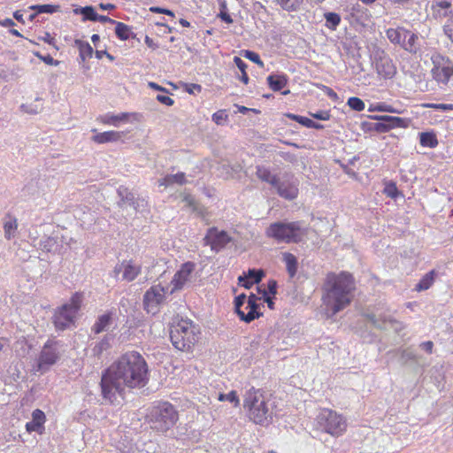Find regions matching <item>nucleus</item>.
Listing matches in <instances>:
<instances>
[{
    "instance_id": "obj_20",
    "label": "nucleus",
    "mask_w": 453,
    "mask_h": 453,
    "mask_svg": "<svg viewBox=\"0 0 453 453\" xmlns=\"http://www.w3.org/2000/svg\"><path fill=\"white\" fill-rule=\"evenodd\" d=\"M45 422V414L42 411L36 409L32 413V420L27 422L26 428L28 432L42 433Z\"/></svg>"
},
{
    "instance_id": "obj_10",
    "label": "nucleus",
    "mask_w": 453,
    "mask_h": 453,
    "mask_svg": "<svg viewBox=\"0 0 453 453\" xmlns=\"http://www.w3.org/2000/svg\"><path fill=\"white\" fill-rule=\"evenodd\" d=\"M62 344L58 341L48 340L38 357L37 371L43 373L47 372L60 358Z\"/></svg>"
},
{
    "instance_id": "obj_61",
    "label": "nucleus",
    "mask_w": 453,
    "mask_h": 453,
    "mask_svg": "<svg viewBox=\"0 0 453 453\" xmlns=\"http://www.w3.org/2000/svg\"><path fill=\"white\" fill-rule=\"evenodd\" d=\"M419 347L428 354H431L433 352L434 343L431 341H427L420 343Z\"/></svg>"
},
{
    "instance_id": "obj_6",
    "label": "nucleus",
    "mask_w": 453,
    "mask_h": 453,
    "mask_svg": "<svg viewBox=\"0 0 453 453\" xmlns=\"http://www.w3.org/2000/svg\"><path fill=\"white\" fill-rule=\"evenodd\" d=\"M82 301L83 295L76 292L72 296L68 303L55 311L52 319L56 330L64 331L74 324V319L81 309Z\"/></svg>"
},
{
    "instance_id": "obj_17",
    "label": "nucleus",
    "mask_w": 453,
    "mask_h": 453,
    "mask_svg": "<svg viewBox=\"0 0 453 453\" xmlns=\"http://www.w3.org/2000/svg\"><path fill=\"white\" fill-rule=\"evenodd\" d=\"M258 300L259 298L255 294L249 296L246 307V309H249V311L248 313H240L241 320L250 323L261 316V313L258 311L260 306L259 303H257Z\"/></svg>"
},
{
    "instance_id": "obj_54",
    "label": "nucleus",
    "mask_w": 453,
    "mask_h": 453,
    "mask_svg": "<svg viewBox=\"0 0 453 453\" xmlns=\"http://www.w3.org/2000/svg\"><path fill=\"white\" fill-rule=\"evenodd\" d=\"M310 115L312 118L319 120H328L330 119V113L327 111H319L315 113L310 112Z\"/></svg>"
},
{
    "instance_id": "obj_13",
    "label": "nucleus",
    "mask_w": 453,
    "mask_h": 453,
    "mask_svg": "<svg viewBox=\"0 0 453 453\" xmlns=\"http://www.w3.org/2000/svg\"><path fill=\"white\" fill-rule=\"evenodd\" d=\"M232 241V238L224 230H219L217 227H210L203 238V244L210 246L211 250L214 252H219L224 249L227 243Z\"/></svg>"
},
{
    "instance_id": "obj_4",
    "label": "nucleus",
    "mask_w": 453,
    "mask_h": 453,
    "mask_svg": "<svg viewBox=\"0 0 453 453\" xmlns=\"http://www.w3.org/2000/svg\"><path fill=\"white\" fill-rule=\"evenodd\" d=\"M269 238L278 242L298 243L307 234V229L300 221H278L272 223L265 231Z\"/></svg>"
},
{
    "instance_id": "obj_59",
    "label": "nucleus",
    "mask_w": 453,
    "mask_h": 453,
    "mask_svg": "<svg viewBox=\"0 0 453 453\" xmlns=\"http://www.w3.org/2000/svg\"><path fill=\"white\" fill-rule=\"evenodd\" d=\"M157 100L166 106H172L174 104V101L171 97L165 95H157Z\"/></svg>"
},
{
    "instance_id": "obj_55",
    "label": "nucleus",
    "mask_w": 453,
    "mask_h": 453,
    "mask_svg": "<svg viewBox=\"0 0 453 453\" xmlns=\"http://www.w3.org/2000/svg\"><path fill=\"white\" fill-rule=\"evenodd\" d=\"M277 287H278V284H277V281L274 280H268L267 282V295L268 296H274L276 294H277Z\"/></svg>"
},
{
    "instance_id": "obj_51",
    "label": "nucleus",
    "mask_w": 453,
    "mask_h": 453,
    "mask_svg": "<svg viewBox=\"0 0 453 453\" xmlns=\"http://www.w3.org/2000/svg\"><path fill=\"white\" fill-rule=\"evenodd\" d=\"M245 300H246L245 294H241L234 298V311L239 317H240L241 312H244L243 311L241 310V308L244 304Z\"/></svg>"
},
{
    "instance_id": "obj_21",
    "label": "nucleus",
    "mask_w": 453,
    "mask_h": 453,
    "mask_svg": "<svg viewBox=\"0 0 453 453\" xmlns=\"http://www.w3.org/2000/svg\"><path fill=\"white\" fill-rule=\"evenodd\" d=\"M266 81L272 90L280 91L288 84V77L285 73H272L266 78Z\"/></svg>"
},
{
    "instance_id": "obj_41",
    "label": "nucleus",
    "mask_w": 453,
    "mask_h": 453,
    "mask_svg": "<svg viewBox=\"0 0 453 453\" xmlns=\"http://www.w3.org/2000/svg\"><path fill=\"white\" fill-rule=\"evenodd\" d=\"M383 119H385L388 124L390 129L395 127H405L408 125V120L405 119H402L399 117L383 115Z\"/></svg>"
},
{
    "instance_id": "obj_44",
    "label": "nucleus",
    "mask_w": 453,
    "mask_h": 453,
    "mask_svg": "<svg viewBox=\"0 0 453 453\" xmlns=\"http://www.w3.org/2000/svg\"><path fill=\"white\" fill-rule=\"evenodd\" d=\"M326 27L332 30H334L341 22V17L335 12H327L325 14Z\"/></svg>"
},
{
    "instance_id": "obj_52",
    "label": "nucleus",
    "mask_w": 453,
    "mask_h": 453,
    "mask_svg": "<svg viewBox=\"0 0 453 453\" xmlns=\"http://www.w3.org/2000/svg\"><path fill=\"white\" fill-rule=\"evenodd\" d=\"M424 107L441 110L443 111L453 110V104H424Z\"/></svg>"
},
{
    "instance_id": "obj_37",
    "label": "nucleus",
    "mask_w": 453,
    "mask_h": 453,
    "mask_svg": "<svg viewBox=\"0 0 453 453\" xmlns=\"http://www.w3.org/2000/svg\"><path fill=\"white\" fill-rule=\"evenodd\" d=\"M75 14L83 16V20L97 21L98 14L96 12L93 6H85L74 10Z\"/></svg>"
},
{
    "instance_id": "obj_60",
    "label": "nucleus",
    "mask_w": 453,
    "mask_h": 453,
    "mask_svg": "<svg viewBox=\"0 0 453 453\" xmlns=\"http://www.w3.org/2000/svg\"><path fill=\"white\" fill-rule=\"evenodd\" d=\"M234 62L235 65L238 67V69L242 73L246 72L247 65L246 63L239 57L234 58Z\"/></svg>"
},
{
    "instance_id": "obj_53",
    "label": "nucleus",
    "mask_w": 453,
    "mask_h": 453,
    "mask_svg": "<svg viewBox=\"0 0 453 453\" xmlns=\"http://www.w3.org/2000/svg\"><path fill=\"white\" fill-rule=\"evenodd\" d=\"M445 35L453 42V15L448 19L443 26Z\"/></svg>"
},
{
    "instance_id": "obj_57",
    "label": "nucleus",
    "mask_w": 453,
    "mask_h": 453,
    "mask_svg": "<svg viewBox=\"0 0 453 453\" xmlns=\"http://www.w3.org/2000/svg\"><path fill=\"white\" fill-rule=\"evenodd\" d=\"M36 56L41 58L45 64L50 65H58L59 64V61L54 59L50 55H39L36 54Z\"/></svg>"
},
{
    "instance_id": "obj_7",
    "label": "nucleus",
    "mask_w": 453,
    "mask_h": 453,
    "mask_svg": "<svg viewBox=\"0 0 453 453\" xmlns=\"http://www.w3.org/2000/svg\"><path fill=\"white\" fill-rule=\"evenodd\" d=\"M178 414L169 403H161L155 406L150 413L151 428L158 432H165L174 426Z\"/></svg>"
},
{
    "instance_id": "obj_34",
    "label": "nucleus",
    "mask_w": 453,
    "mask_h": 453,
    "mask_svg": "<svg viewBox=\"0 0 453 453\" xmlns=\"http://www.w3.org/2000/svg\"><path fill=\"white\" fill-rule=\"evenodd\" d=\"M264 276L265 273L262 270L249 269L247 273H243L238 277V282H242V280L249 279L253 284H257L262 280Z\"/></svg>"
},
{
    "instance_id": "obj_2",
    "label": "nucleus",
    "mask_w": 453,
    "mask_h": 453,
    "mask_svg": "<svg viewBox=\"0 0 453 453\" xmlns=\"http://www.w3.org/2000/svg\"><path fill=\"white\" fill-rule=\"evenodd\" d=\"M354 289L355 283L351 274L345 272L339 274H327L322 295L325 313L327 318H333L349 305Z\"/></svg>"
},
{
    "instance_id": "obj_5",
    "label": "nucleus",
    "mask_w": 453,
    "mask_h": 453,
    "mask_svg": "<svg viewBox=\"0 0 453 453\" xmlns=\"http://www.w3.org/2000/svg\"><path fill=\"white\" fill-rule=\"evenodd\" d=\"M170 339L177 349L191 351L197 342L193 322L189 319H181L171 327Z\"/></svg>"
},
{
    "instance_id": "obj_23",
    "label": "nucleus",
    "mask_w": 453,
    "mask_h": 453,
    "mask_svg": "<svg viewBox=\"0 0 453 453\" xmlns=\"http://www.w3.org/2000/svg\"><path fill=\"white\" fill-rule=\"evenodd\" d=\"M112 318L111 313H105L103 315H100L93 326L91 327V332L95 334H98L102 332L106 331L111 323Z\"/></svg>"
},
{
    "instance_id": "obj_56",
    "label": "nucleus",
    "mask_w": 453,
    "mask_h": 453,
    "mask_svg": "<svg viewBox=\"0 0 453 453\" xmlns=\"http://www.w3.org/2000/svg\"><path fill=\"white\" fill-rule=\"evenodd\" d=\"M180 85L188 94H194L195 90H198V85L195 83L180 82Z\"/></svg>"
},
{
    "instance_id": "obj_3",
    "label": "nucleus",
    "mask_w": 453,
    "mask_h": 453,
    "mask_svg": "<svg viewBox=\"0 0 453 453\" xmlns=\"http://www.w3.org/2000/svg\"><path fill=\"white\" fill-rule=\"evenodd\" d=\"M243 406L248 410L249 418L258 425H268L273 419L269 401L259 389L251 388L244 395Z\"/></svg>"
},
{
    "instance_id": "obj_40",
    "label": "nucleus",
    "mask_w": 453,
    "mask_h": 453,
    "mask_svg": "<svg viewBox=\"0 0 453 453\" xmlns=\"http://www.w3.org/2000/svg\"><path fill=\"white\" fill-rule=\"evenodd\" d=\"M76 43L79 45L80 58L82 62H84L87 58H92L94 50L88 42L77 40Z\"/></svg>"
},
{
    "instance_id": "obj_28",
    "label": "nucleus",
    "mask_w": 453,
    "mask_h": 453,
    "mask_svg": "<svg viewBox=\"0 0 453 453\" xmlns=\"http://www.w3.org/2000/svg\"><path fill=\"white\" fill-rule=\"evenodd\" d=\"M256 175L262 181L267 182L273 187L276 184L279 177L273 175L270 170L263 165H257L256 167Z\"/></svg>"
},
{
    "instance_id": "obj_22",
    "label": "nucleus",
    "mask_w": 453,
    "mask_h": 453,
    "mask_svg": "<svg viewBox=\"0 0 453 453\" xmlns=\"http://www.w3.org/2000/svg\"><path fill=\"white\" fill-rule=\"evenodd\" d=\"M186 181L184 173H177L175 174H166L165 177L158 180V186L166 188L173 187L174 185H182Z\"/></svg>"
},
{
    "instance_id": "obj_15",
    "label": "nucleus",
    "mask_w": 453,
    "mask_h": 453,
    "mask_svg": "<svg viewBox=\"0 0 453 453\" xmlns=\"http://www.w3.org/2000/svg\"><path fill=\"white\" fill-rule=\"evenodd\" d=\"M29 237L33 241L34 245L42 251L57 253L62 247V241L57 236H44L42 239L37 240V237L33 236L32 233H30Z\"/></svg>"
},
{
    "instance_id": "obj_46",
    "label": "nucleus",
    "mask_w": 453,
    "mask_h": 453,
    "mask_svg": "<svg viewBox=\"0 0 453 453\" xmlns=\"http://www.w3.org/2000/svg\"><path fill=\"white\" fill-rule=\"evenodd\" d=\"M375 119L379 120V122L377 123H374V130H376L377 132H380V133H386V132H388L390 129L389 126L388 125V123L383 119V115L382 116H376L374 117Z\"/></svg>"
},
{
    "instance_id": "obj_32",
    "label": "nucleus",
    "mask_w": 453,
    "mask_h": 453,
    "mask_svg": "<svg viewBox=\"0 0 453 453\" xmlns=\"http://www.w3.org/2000/svg\"><path fill=\"white\" fill-rule=\"evenodd\" d=\"M436 275L437 273L435 270H432L426 273L415 286V290L418 292L427 290L434 284Z\"/></svg>"
},
{
    "instance_id": "obj_24",
    "label": "nucleus",
    "mask_w": 453,
    "mask_h": 453,
    "mask_svg": "<svg viewBox=\"0 0 453 453\" xmlns=\"http://www.w3.org/2000/svg\"><path fill=\"white\" fill-rule=\"evenodd\" d=\"M117 193L119 197V201L118 202L119 207L123 208L127 205L132 206V204H134L135 195L127 188L120 186Z\"/></svg>"
},
{
    "instance_id": "obj_26",
    "label": "nucleus",
    "mask_w": 453,
    "mask_h": 453,
    "mask_svg": "<svg viewBox=\"0 0 453 453\" xmlns=\"http://www.w3.org/2000/svg\"><path fill=\"white\" fill-rule=\"evenodd\" d=\"M122 134V132L119 131H106L103 133H98L93 136V141L100 144L117 142L121 139Z\"/></svg>"
},
{
    "instance_id": "obj_29",
    "label": "nucleus",
    "mask_w": 453,
    "mask_h": 453,
    "mask_svg": "<svg viewBox=\"0 0 453 453\" xmlns=\"http://www.w3.org/2000/svg\"><path fill=\"white\" fill-rule=\"evenodd\" d=\"M111 340L112 336L106 334L99 342H96L91 349L93 356L99 357L105 350L109 349L111 348Z\"/></svg>"
},
{
    "instance_id": "obj_9",
    "label": "nucleus",
    "mask_w": 453,
    "mask_h": 453,
    "mask_svg": "<svg viewBox=\"0 0 453 453\" xmlns=\"http://www.w3.org/2000/svg\"><path fill=\"white\" fill-rule=\"evenodd\" d=\"M166 295H171L169 287L165 288L161 284L153 285L147 289L142 298V308L146 313L152 316L159 313Z\"/></svg>"
},
{
    "instance_id": "obj_39",
    "label": "nucleus",
    "mask_w": 453,
    "mask_h": 453,
    "mask_svg": "<svg viewBox=\"0 0 453 453\" xmlns=\"http://www.w3.org/2000/svg\"><path fill=\"white\" fill-rule=\"evenodd\" d=\"M420 144L423 147L435 148L438 145V140L434 133L424 132L420 134Z\"/></svg>"
},
{
    "instance_id": "obj_8",
    "label": "nucleus",
    "mask_w": 453,
    "mask_h": 453,
    "mask_svg": "<svg viewBox=\"0 0 453 453\" xmlns=\"http://www.w3.org/2000/svg\"><path fill=\"white\" fill-rule=\"evenodd\" d=\"M317 429L326 432L333 436L341 435L347 427V423L342 415L332 410H322L316 418Z\"/></svg>"
},
{
    "instance_id": "obj_19",
    "label": "nucleus",
    "mask_w": 453,
    "mask_h": 453,
    "mask_svg": "<svg viewBox=\"0 0 453 453\" xmlns=\"http://www.w3.org/2000/svg\"><path fill=\"white\" fill-rule=\"evenodd\" d=\"M375 67L378 74L385 79H390L395 73V67L388 58H380L376 61Z\"/></svg>"
},
{
    "instance_id": "obj_48",
    "label": "nucleus",
    "mask_w": 453,
    "mask_h": 453,
    "mask_svg": "<svg viewBox=\"0 0 453 453\" xmlns=\"http://www.w3.org/2000/svg\"><path fill=\"white\" fill-rule=\"evenodd\" d=\"M384 193L391 198H396L399 195L397 187L395 183L393 181L386 183L384 188Z\"/></svg>"
},
{
    "instance_id": "obj_18",
    "label": "nucleus",
    "mask_w": 453,
    "mask_h": 453,
    "mask_svg": "<svg viewBox=\"0 0 453 453\" xmlns=\"http://www.w3.org/2000/svg\"><path fill=\"white\" fill-rule=\"evenodd\" d=\"M421 41L417 34L406 30L402 47L411 54H417L421 51Z\"/></svg>"
},
{
    "instance_id": "obj_31",
    "label": "nucleus",
    "mask_w": 453,
    "mask_h": 453,
    "mask_svg": "<svg viewBox=\"0 0 453 453\" xmlns=\"http://www.w3.org/2000/svg\"><path fill=\"white\" fill-rule=\"evenodd\" d=\"M115 35L121 41H127L131 37H134V34L132 31L131 27L128 25L117 21L115 24Z\"/></svg>"
},
{
    "instance_id": "obj_14",
    "label": "nucleus",
    "mask_w": 453,
    "mask_h": 453,
    "mask_svg": "<svg viewBox=\"0 0 453 453\" xmlns=\"http://www.w3.org/2000/svg\"><path fill=\"white\" fill-rule=\"evenodd\" d=\"M431 14L437 20L449 19L453 16V0H432Z\"/></svg>"
},
{
    "instance_id": "obj_62",
    "label": "nucleus",
    "mask_w": 453,
    "mask_h": 453,
    "mask_svg": "<svg viewBox=\"0 0 453 453\" xmlns=\"http://www.w3.org/2000/svg\"><path fill=\"white\" fill-rule=\"evenodd\" d=\"M146 205V202L144 199L136 197L134 198V204H132L135 211H140L141 208Z\"/></svg>"
},
{
    "instance_id": "obj_58",
    "label": "nucleus",
    "mask_w": 453,
    "mask_h": 453,
    "mask_svg": "<svg viewBox=\"0 0 453 453\" xmlns=\"http://www.w3.org/2000/svg\"><path fill=\"white\" fill-rule=\"evenodd\" d=\"M401 358L403 359V363H406L409 360H415L416 356L412 351H411L409 349H404L402 351Z\"/></svg>"
},
{
    "instance_id": "obj_47",
    "label": "nucleus",
    "mask_w": 453,
    "mask_h": 453,
    "mask_svg": "<svg viewBox=\"0 0 453 453\" xmlns=\"http://www.w3.org/2000/svg\"><path fill=\"white\" fill-rule=\"evenodd\" d=\"M347 104L354 111H361L365 109V103L358 97H349Z\"/></svg>"
},
{
    "instance_id": "obj_50",
    "label": "nucleus",
    "mask_w": 453,
    "mask_h": 453,
    "mask_svg": "<svg viewBox=\"0 0 453 453\" xmlns=\"http://www.w3.org/2000/svg\"><path fill=\"white\" fill-rule=\"evenodd\" d=\"M243 57L257 64L260 67H264V63L257 52L252 50H245L243 53Z\"/></svg>"
},
{
    "instance_id": "obj_43",
    "label": "nucleus",
    "mask_w": 453,
    "mask_h": 453,
    "mask_svg": "<svg viewBox=\"0 0 453 453\" xmlns=\"http://www.w3.org/2000/svg\"><path fill=\"white\" fill-rule=\"evenodd\" d=\"M59 5L53 4H37L30 6V9L35 10L36 13H54L59 10Z\"/></svg>"
},
{
    "instance_id": "obj_33",
    "label": "nucleus",
    "mask_w": 453,
    "mask_h": 453,
    "mask_svg": "<svg viewBox=\"0 0 453 453\" xmlns=\"http://www.w3.org/2000/svg\"><path fill=\"white\" fill-rule=\"evenodd\" d=\"M406 30L403 27L388 28L386 31V35L392 43L402 46Z\"/></svg>"
},
{
    "instance_id": "obj_12",
    "label": "nucleus",
    "mask_w": 453,
    "mask_h": 453,
    "mask_svg": "<svg viewBox=\"0 0 453 453\" xmlns=\"http://www.w3.org/2000/svg\"><path fill=\"white\" fill-rule=\"evenodd\" d=\"M196 264L193 262L184 263L180 269L178 270L173 280H171L170 294H173L176 291L181 290L185 288H188L193 283L194 271Z\"/></svg>"
},
{
    "instance_id": "obj_36",
    "label": "nucleus",
    "mask_w": 453,
    "mask_h": 453,
    "mask_svg": "<svg viewBox=\"0 0 453 453\" xmlns=\"http://www.w3.org/2000/svg\"><path fill=\"white\" fill-rule=\"evenodd\" d=\"M368 320L376 327L380 329H386L387 324H395L397 323L396 320L391 319L390 317H380L377 318L376 315H368Z\"/></svg>"
},
{
    "instance_id": "obj_11",
    "label": "nucleus",
    "mask_w": 453,
    "mask_h": 453,
    "mask_svg": "<svg viewBox=\"0 0 453 453\" xmlns=\"http://www.w3.org/2000/svg\"><path fill=\"white\" fill-rule=\"evenodd\" d=\"M431 60L434 65L432 68L433 77L438 82L448 83L453 76V63L440 53L433 54Z\"/></svg>"
},
{
    "instance_id": "obj_27",
    "label": "nucleus",
    "mask_w": 453,
    "mask_h": 453,
    "mask_svg": "<svg viewBox=\"0 0 453 453\" xmlns=\"http://www.w3.org/2000/svg\"><path fill=\"white\" fill-rule=\"evenodd\" d=\"M123 274L122 280L127 281L134 280L141 272V268L138 265H135L132 262H123Z\"/></svg>"
},
{
    "instance_id": "obj_25",
    "label": "nucleus",
    "mask_w": 453,
    "mask_h": 453,
    "mask_svg": "<svg viewBox=\"0 0 453 453\" xmlns=\"http://www.w3.org/2000/svg\"><path fill=\"white\" fill-rule=\"evenodd\" d=\"M282 261L286 265L288 274L290 278H294L297 273L298 261L296 257L290 252L282 253Z\"/></svg>"
},
{
    "instance_id": "obj_38",
    "label": "nucleus",
    "mask_w": 453,
    "mask_h": 453,
    "mask_svg": "<svg viewBox=\"0 0 453 453\" xmlns=\"http://www.w3.org/2000/svg\"><path fill=\"white\" fill-rule=\"evenodd\" d=\"M276 3L286 12H297L303 0H276Z\"/></svg>"
},
{
    "instance_id": "obj_1",
    "label": "nucleus",
    "mask_w": 453,
    "mask_h": 453,
    "mask_svg": "<svg viewBox=\"0 0 453 453\" xmlns=\"http://www.w3.org/2000/svg\"><path fill=\"white\" fill-rule=\"evenodd\" d=\"M149 380V367L144 357L137 351L126 352L102 372V397L112 403L118 395L124 394L126 388H144Z\"/></svg>"
},
{
    "instance_id": "obj_63",
    "label": "nucleus",
    "mask_w": 453,
    "mask_h": 453,
    "mask_svg": "<svg viewBox=\"0 0 453 453\" xmlns=\"http://www.w3.org/2000/svg\"><path fill=\"white\" fill-rule=\"evenodd\" d=\"M312 119L307 118V117H303V116H301L299 119H298V123L301 124L302 126L305 127H308V128H311V126H312Z\"/></svg>"
},
{
    "instance_id": "obj_45",
    "label": "nucleus",
    "mask_w": 453,
    "mask_h": 453,
    "mask_svg": "<svg viewBox=\"0 0 453 453\" xmlns=\"http://www.w3.org/2000/svg\"><path fill=\"white\" fill-rule=\"evenodd\" d=\"M212 120L217 124L223 126L227 123L228 121V115L226 114V110H219L213 113L212 115Z\"/></svg>"
},
{
    "instance_id": "obj_35",
    "label": "nucleus",
    "mask_w": 453,
    "mask_h": 453,
    "mask_svg": "<svg viewBox=\"0 0 453 453\" xmlns=\"http://www.w3.org/2000/svg\"><path fill=\"white\" fill-rule=\"evenodd\" d=\"M17 228H18L17 219L13 217L9 216L4 224V237L7 240H11L12 238H13L17 232Z\"/></svg>"
},
{
    "instance_id": "obj_49",
    "label": "nucleus",
    "mask_w": 453,
    "mask_h": 453,
    "mask_svg": "<svg viewBox=\"0 0 453 453\" xmlns=\"http://www.w3.org/2000/svg\"><path fill=\"white\" fill-rule=\"evenodd\" d=\"M257 288V292L262 295L264 301L267 303L268 308L271 310H273L274 309L273 298L267 295L266 288H265L263 286H259Z\"/></svg>"
},
{
    "instance_id": "obj_16",
    "label": "nucleus",
    "mask_w": 453,
    "mask_h": 453,
    "mask_svg": "<svg viewBox=\"0 0 453 453\" xmlns=\"http://www.w3.org/2000/svg\"><path fill=\"white\" fill-rule=\"evenodd\" d=\"M273 188H276L277 194L284 199L294 200L297 197L298 188L294 181L279 178Z\"/></svg>"
},
{
    "instance_id": "obj_30",
    "label": "nucleus",
    "mask_w": 453,
    "mask_h": 453,
    "mask_svg": "<svg viewBox=\"0 0 453 453\" xmlns=\"http://www.w3.org/2000/svg\"><path fill=\"white\" fill-rule=\"evenodd\" d=\"M129 116L130 114L127 112H123L118 115L108 113L101 118V121L104 124L119 127L120 122H127L129 119Z\"/></svg>"
},
{
    "instance_id": "obj_64",
    "label": "nucleus",
    "mask_w": 453,
    "mask_h": 453,
    "mask_svg": "<svg viewBox=\"0 0 453 453\" xmlns=\"http://www.w3.org/2000/svg\"><path fill=\"white\" fill-rule=\"evenodd\" d=\"M200 219L204 220L206 223H209L211 218V212H209L206 209L200 207Z\"/></svg>"
},
{
    "instance_id": "obj_42",
    "label": "nucleus",
    "mask_w": 453,
    "mask_h": 453,
    "mask_svg": "<svg viewBox=\"0 0 453 453\" xmlns=\"http://www.w3.org/2000/svg\"><path fill=\"white\" fill-rule=\"evenodd\" d=\"M213 397L218 399L219 401H228L233 403L234 406L239 404V398L235 391H231L228 394H222L214 392Z\"/></svg>"
}]
</instances>
